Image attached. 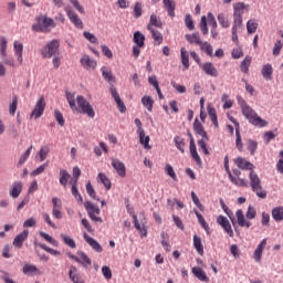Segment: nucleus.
Here are the masks:
<instances>
[{"label":"nucleus","mask_w":283,"mask_h":283,"mask_svg":"<svg viewBox=\"0 0 283 283\" xmlns=\"http://www.w3.org/2000/svg\"><path fill=\"white\" fill-rule=\"evenodd\" d=\"M248 34H254L258 31V22L255 20H249L247 22Z\"/></svg>","instance_id":"54"},{"label":"nucleus","mask_w":283,"mask_h":283,"mask_svg":"<svg viewBox=\"0 0 283 283\" xmlns=\"http://www.w3.org/2000/svg\"><path fill=\"white\" fill-rule=\"evenodd\" d=\"M272 218H273V220H275V222H282V220H283V207L282 206L275 207L272 210Z\"/></svg>","instance_id":"37"},{"label":"nucleus","mask_w":283,"mask_h":283,"mask_svg":"<svg viewBox=\"0 0 283 283\" xmlns=\"http://www.w3.org/2000/svg\"><path fill=\"white\" fill-rule=\"evenodd\" d=\"M84 207L86 209L88 218L92 220V222L103 223V218L98 217L101 216V208L98 206L92 203V201H86L84 203Z\"/></svg>","instance_id":"6"},{"label":"nucleus","mask_w":283,"mask_h":283,"mask_svg":"<svg viewBox=\"0 0 283 283\" xmlns=\"http://www.w3.org/2000/svg\"><path fill=\"white\" fill-rule=\"evenodd\" d=\"M112 167L120 178H125V176H127V168L123 161L118 159H112Z\"/></svg>","instance_id":"13"},{"label":"nucleus","mask_w":283,"mask_h":283,"mask_svg":"<svg viewBox=\"0 0 283 283\" xmlns=\"http://www.w3.org/2000/svg\"><path fill=\"white\" fill-rule=\"evenodd\" d=\"M84 240L93 249V251H96V253H103V247L94 238L90 237L87 233H84Z\"/></svg>","instance_id":"18"},{"label":"nucleus","mask_w":283,"mask_h":283,"mask_svg":"<svg viewBox=\"0 0 283 283\" xmlns=\"http://www.w3.org/2000/svg\"><path fill=\"white\" fill-rule=\"evenodd\" d=\"M249 67H251V56L247 55L241 62L240 70L243 74H249Z\"/></svg>","instance_id":"44"},{"label":"nucleus","mask_w":283,"mask_h":283,"mask_svg":"<svg viewBox=\"0 0 283 283\" xmlns=\"http://www.w3.org/2000/svg\"><path fill=\"white\" fill-rule=\"evenodd\" d=\"M77 105L81 109V114H86L88 118H94L96 113L94 112V107L90 104L82 95L76 97Z\"/></svg>","instance_id":"7"},{"label":"nucleus","mask_w":283,"mask_h":283,"mask_svg":"<svg viewBox=\"0 0 283 283\" xmlns=\"http://www.w3.org/2000/svg\"><path fill=\"white\" fill-rule=\"evenodd\" d=\"M191 200L193 205L198 207L199 211H205V206L200 202L198 195H196L193 191H191Z\"/></svg>","instance_id":"61"},{"label":"nucleus","mask_w":283,"mask_h":283,"mask_svg":"<svg viewBox=\"0 0 283 283\" xmlns=\"http://www.w3.org/2000/svg\"><path fill=\"white\" fill-rule=\"evenodd\" d=\"M111 95L114 98L120 114H125L127 112V106H125V102L120 98V95L118 94V91L116 90V86L111 85Z\"/></svg>","instance_id":"10"},{"label":"nucleus","mask_w":283,"mask_h":283,"mask_svg":"<svg viewBox=\"0 0 283 283\" xmlns=\"http://www.w3.org/2000/svg\"><path fill=\"white\" fill-rule=\"evenodd\" d=\"M61 43L59 40L50 41L45 46L41 49V54L44 59H52L56 52H59Z\"/></svg>","instance_id":"8"},{"label":"nucleus","mask_w":283,"mask_h":283,"mask_svg":"<svg viewBox=\"0 0 283 283\" xmlns=\"http://www.w3.org/2000/svg\"><path fill=\"white\" fill-rule=\"evenodd\" d=\"M101 70L103 78L106 80L107 83H112V81H114V75L112 74V71L107 70V67L105 66H103Z\"/></svg>","instance_id":"53"},{"label":"nucleus","mask_w":283,"mask_h":283,"mask_svg":"<svg viewBox=\"0 0 283 283\" xmlns=\"http://www.w3.org/2000/svg\"><path fill=\"white\" fill-rule=\"evenodd\" d=\"M237 101L241 107L243 116H245L250 125H254V127H266V125H269V122L262 119V117H260V115H258V113L247 104V101H244L242 96H238Z\"/></svg>","instance_id":"1"},{"label":"nucleus","mask_w":283,"mask_h":283,"mask_svg":"<svg viewBox=\"0 0 283 283\" xmlns=\"http://www.w3.org/2000/svg\"><path fill=\"white\" fill-rule=\"evenodd\" d=\"M250 178V187L254 193H256L258 198H266V190L262 189V180L258 176V172L251 170L249 174Z\"/></svg>","instance_id":"3"},{"label":"nucleus","mask_w":283,"mask_h":283,"mask_svg":"<svg viewBox=\"0 0 283 283\" xmlns=\"http://www.w3.org/2000/svg\"><path fill=\"white\" fill-rule=\"evenodd\" d=\"M181 63L186 70H189V53H187V50L185 48H181Z\"/></svg>","instance_id":"52"},{"label":"nucleus","mask_w":283,"mask_h":283,"mask_svg":"<svg viewBox=\"0 0 283 283\" xmlns=\"http://www.w3.org/2000/svg\"><path fill=\"white\" fill-rule=\"evenodd\" d=\"M201 69L208 76H213L214 78L218 77V69H216L213 63L207 62L201 65Z\"/></svg>","instance_id":"20"},{"label":"nucleus","mask_w":283,"mask_h":283,"mask_svg":"<svg viewBox=\"0 0 283 283\" xmlns=\"http://www.w3.org/2000/svg\"><path fill=\"white\" fill-rule=\"evenodd\" d=\"M193 130L199 135L202 136L206 140H209V136L207 135V132L205 130V126L198 120V118L193 122Z\"/></svg>","instance_id":"22"},{"label":"nucleus","mask_w":283,"mask_h":283,"mask_svg":"<svg viewBox=\"0 0 283 283\" xmlns=\"http://www.w3.org/2000/svg\"><path fill=\"white\" fill-rule=\"evenodd\" d=\"M14 54L20 65H23V43L14 41L13 43Z\"/></svg>","instance_id":"21"},{"label":"nucleus","mask_w":283,"mask_h":283,"mask_svg":"<svg viewBox=\"0 0 283 283\" xmlns=\"http://www.w3.org/2000/svg\"><path fill=\"white\" fill-rule=\"evenodd\" d=\"M43 112H45V97L41 96L35 103V106L31 112L30 118H34L36 120L43 116Z\"/></svg>","instance_id":"9"},{"label":"nucleus","mask_w":283,"mask_h":283,"mask_svg":"<svg viewBox=\"0 0 283 283\" xmlns=\"http://www.w3.org/2000/svg\"><path fill=\"white\" fill-rule=\"evenodd\" d=\"M69 277L73 283H85V280H83V276H81L78 269L74 265L70 266Z\"/></svg>","instance_id":"16"},{"label":"nucleus","mask_w":283,"mask_h":283,"mask_svg":"<svg viewBox=\"0 0 283 283\" xmlns=\"http://www.w3.org/2000/svg\"><path fill=\"white\" fill-rule=\"evenodd\" d=\"M133 41L139 48H145V34L140 33V31L134 33Z\"/></svg>","instance_id":"34"},{"label":"nucleus","mask_w":283,"mask_h":283,"mask_svg":"<svg viewBox=\"0 0 283 283\" xmlns=\"http://www.w3.org/2000/svg\"><path fill=\"white\" fill-rule=\"evenodd\" d=\"M21 191H23V184H21V181H15L9 193L11 198H18L21 196Z\"/></svg>","instance_id":"27"},{"label":"nucleus","mask_w":283,"mask_h":283,"mask_svg":"<svg viewBox=\"0 0 283 283\" xmlns=\"http://www.w3.org/2000/svg\"><path fill=\"white\" fill-rule=\"evenodd\" d=\"M28 235H30V231L23 230L20 234H18L13 240V247L15 249H22L23 243L28 240Z\"/></svg>","instance_id":"17"},{"label":"nucleus","mask_w":283,"mask_h":283,"mask_svg":"<svg viewBox=\"0 0 283 283\" xmlns=\"http://www.w3.org/2000/svg\"><path fill=\"white\" fill-rule=\"evenodd\" d=\"M66 101L73 112H76L78 107H76V95L70 91L65 92Z\"/></svg>","instance_id":"28"},{"label":"nucleus","mask_w":283,"mask_h":283,"mask_svg":"<svg viewBox=\"0 0 283 283\" xmlns=\"http://www.w3.org/2000/svg\"><path fill=\"white\" fill-rule=\"evenodd\" d=\"M70 178H72V175H70L67 170L65 169L60 170V185H62L64 189L67 188V181L70 180Z\"/></svg>","instance_id":"31"},{"label":"nucleus","mask_w":283,"mask_h":283,"mask_svg":"<svg viewBox=\"0 0 283 283\" xmlns=\"http://www.w3.org/2000/svg\"><path fill=\"white\" fill-rule=\"evenodd\" d=\"M192 274L195 275V277H198L200 282L209 283V276H207V273L203 272L201 268H192Z\"/></svg>","instance_id":"26"},{"label":"nucleus","mask_w":283,"mask_h":283,"mask_svg":"<svg viewBox=\"0 0 283 283\" xmlns=\"http://www.w3.org/2000/svg\"><path fill=\"white\" fill-rule=\"evenodd\" d=\"M217 224L222 227L223 231L228 233L229 238H233V229L231 228V222L224 216H219L217 218Z\"/></svg>","instance_id":"11"},{"label":"nucleus","mask_w":283,"mask_h":283,"mask_svg":"<svg viewBox=\"0 0 283 283\" xmlns=\"http://www.w3.org/2000/svg\"><path fill=\"white\" fill-rule=\"evenodd\" d=\"M34 244H36V247H40V249H43V251H46V253H50V255H61L60 251L54 250V249L45 245L44 243L34 242Z\"/></svg>","instance_id":"48"},{"label":"nucleus","mask_w":283,"mask_h":283,"mask_svg":"<svg viewBox=\"0 0 283 283\" xmlns=\"http://www.w3.org/2000/svg\"><path fill=\"white\" fill-rule=\"evenodd\" d=\"M279 158L280 159L276 164V169H277L279 174H283V150L280 151Z\"/></svg>","instance_id":"64"},{"label":"nucleus","mask_w":283,"mask_h":283,"mask_svg":"<svg viewBox=\"0 0 283 283\" xmlns=\"http://www.w3.org/2000/svg\"><path fill=\"white\" fill-rule=\"evenodd\" d=\"M40 156V160L41 163H43V160H45V158H48V154H50V147L48 146H42L40 148V151L38 153Z\"/></svg>","instance_id":"62"},{"label":"nucleus","mask_w":283,"mask_h":283,"mask_svg":"<svg viewBox=\"0 0 283 283\" xmlns=\"http://www.w3.org/2000/svg\"><path fill=\"white\" fill-rule=\"evenodd\" d=\"M142 103H143L144 107H146L148 109V112H151V109H154V99H151V97L145 95L142 98Z\"/></svg>","instance_id":"50"},{"label":"nucleus","mask_w":283,"mask_h":283,"mask_svg":"<svg viewBox=\"0 0 283 283\" xmlns=\"http://www.w3.org/2000/svg\"><path fill=\"white\" fill-rule=\"evenodd\" d=\"M41 238H43L49 244H52L53 247H59V241H56L52 235L45 233V232H40Z\"/></svg>","instance_id":"56"},{"label":"nucleus","mask_w":283,"mask_h":283,"mask_svg":"<svg viewBox=\"0 0 283 283\" xmlns=\"http://www.w3.org/2000/svg\"><path fill=\"white\" fill-rule=\"evenodd\" d=\"M248 149L250 150L251 156H255V151H258V142L249 139Z\"/></svg>","instance_id":"59"},{"label":"nucleus","mask_w":283,"mask_h":283,"mask_svg":"<svg viewBox=\"0 0 283 283\" xmlns=\"http://www.w3.org/2000/svg\"><path fill=\"white\" fill-rule=\"evenodd\" d=\"M235 147L239 151H242L244 145L242 144V136L240 135V128H235Z\"/></svg>","instance_id":"55"},{"label":"nucleus","mask_w":283,"mask_h":283,"mask_svg":"<svg viewBox=\"0 0 283 283\" xmlns=\"http://www.w3.org/2000/svg\"><path fill=\"white\" fill-rule=\"evenodd\" d=\"M235 216L239 227H245L247 229H250L251 221H247V219H244V212L241 209L237 210Z\"/></svg>","instance_id":"23"},{"label":"nucleus","mask_w":283,"mask_h":283,"mask_svg":"<svg viewBox=\"0 0 283 283\" xmlns=\"http://www.w3.org/2000/svg\"><path fill=\"white\" fill-rule=\"evenodd\" d=\"M149 32H151L153 40L155 41V45H160L163 43V33L154 30L150 25H148Z\"/></svg>","instance_id":"36"},{"label":"nucleus","mask_w":283,"mask_h":283,"mask_svg":"<svg viewBox=\"0 0 283 283\" xmlns=\"http://www.w3.org/2000/svg\"><path fill=\"white\" fill-rule=\"evenodd\" d=\"M249 8V4H244V2H238L233 4V27L235 30H240L242 28V21L244 17V10Z\"/></svg>","instance_id":"4"},{"label":"nucleus","mask_w":283,"mask_h":283,"mask_svg":"<svg viewBox=\"0 0 283 283\" xmlns=\"http://www.w3.org/2000/svg\"><path fill=\"white\" fill-rule=\"evenodd\" d=\"M133 220H134V224H135V229H137L138 232L142 233V235H147V229H145V222L142 221L138 222V217L136 214H133Z\"/></svg>","instance_id":"32"},{"label":"nucleus","mask_w":283,"mask_h":283,"mask_svg":"<svg viewBox=\"0 0 283 283\" xmlns=\"http://www.w3.org/2000/svg\"><path fill=\"white\" fill-rule=\"evenodd\" d=\"M0 280H3L4 283H17L12 277H10V274L6 271H1Z\"/></svg>","instance_id":"63"},{"label":"nucleus","mask_w":283,"mask_h":283,"mask_svg":"<svg viewBox=\"0 0 283 283\" xmlns=\"http://www.w3.org/2000/svg\"><path fill=\"white\" fill-rule=\"evenodd\" d=\"M164 8L167 10L168 15L176 17V1L174 0H163Z\"/></svg>","instance_id":"24"},{"label":"nucleus","mask_w":283,"mask_h":283,"mask_svg":"<svg viewBox=\"0 0 283 283\" xmlns=\"http://www.w3.org/2000/svg\"><path fill=\"white\" fill-rule=\"evenodd\" d=\"M199 48L202 52H206L208 56H213V46L209 42L199 43Z\"/></svg>","instance_id":"42"},{"label":"nucleus","mask_w":283,"mask_h":283,"mask_svg":"<svg viewBox=\"0 0 283 283\" xmlns=\"http://www.w3.org/2000/svg\"><path fill=\"white\" fill-rule=\"evenodd\" d=\"M133 17L135 19H140L143 17V3L136 2L133 9Z\"/></svg>","instance_id":"49"},{"label":"nucleus","mask_w":283,"mask_h":283,"mask_svg":"<svg viewBox=\"0 0 283 283\" xmlns=\"http://www.w3.org/2000/svg\"><path fill=\"white\" fill-rule=\"evenodd\" d=\"M65 12L71 21L72 24L75 25V28H78L80 30H83V21L81 18H78V14L76 12L72 11V9H65Z\"/></svg>","instance_id":"15"},{"label":"nucleus","mask_w":283,"mask_h":283,"mask_svg":"<svg viewBox=\"0 0 283 283\" xmlns=\"http://www.w3.org/2000/svg\"><path fill=\"white\" fill-rule=\"evenodd\" d=\"M207 21L211 28V30H218V22L216 21V15L212 12H208V15H202L199 28L205 36L209 34V27L207 25Z\"/></svg>","instance_id":"5"},{"label":"nucleus","mask_w":283,"mask_h":283,"mask_svg":"<svg viewBox=\"0 0 283 283\" xmlns=\"http://www.w3.org/2000/svg\"><path fill=\"white\" fill-rule=\"evenodd\" d=\"M264 249H266V239H263L254 250L253 259L256 262H262V253H264Z\"/></svg>","instance_id":"19"},{"label":"nucleus","mask_w":283,"mask_h":283,"mask_svg":"<svg viewBox=\"0 0 283 283\" xmlns=\"http://www.w3.org/2000/svg\"><path fill=\"white\" fill-rule=\"evenodd\" d=\"M186 41L191 44L196 43L197 45H200V43L202 42L198 33L186 34Z\"/></svg>","instance_id":"47"},{"label":"nucleus","mask_w":283,"mask_h":283,"mask_svg":"<svg viewBox=\"0 0 283 283\" xmlns=\"http://www.w3.org/2000/svg\"><path fill=\"white\" fill-rule=\"evenodd\" d=\"M97 180L99 182H102V185H104V187L109 190L112 189V181L109 180V178L107 177V175L103 174V172H99L97 175Z\"/></svg>","instance_id":"39"},{"label":"nucleus","mask_w":283,"mask_h":283,"mask_svg":"<svg viewBox=\"0 0 283 283\" xmlns=\"http://www.w3.org/2000/svg\"><path fill=\"white\" fill-rule=\"evenodd\" d=\"M193 213L196 214L199 224L202 227V229H205V231L209 234V231L211 228H209V223H207V221L205 220V217H202L200 214V212H198L197 209H193Z\"/></svg>","instance_id":"33"},{"label":"nucleus","mask_w":283,"mask_h":283,"mask_svg":"<svg viewBox=\"0 0 283 283\" xmlns=\"http://www.w3.org/2000/svg\"><path fill=\"white\" fill-rule=\"evenodd\" d=\"M78 184H76V180H74L72 188H71V193L74 196V198L77 200V202H83V196H81V192H78Z\"/></svg>","instance_id":"46"},{"label":"nucleus","mask_w":283,"mask_h":283,"mask_svg":"<svg viewBox=\"0 0 283 283\" xmlns=\"http://www.w3.org/2000/svg\"><path fill=\"white\" fill-rule=\"evenodd\" d=\"M32 148L33 146H30L24 154L20 157L19 161H18V167H22V165L28 160V158H30V154H32Z\"/></svg>","instance_id":"51"},{"label":"nucleus","mask_w":283,"mask_h":283,"mask_svg":"<svg viewBox=\"0 0 283 283\" xmlns=\"http://www.w3.org/2000/svg\"><path fill=\"white\" fill-rule=\"evenodd\" d=\"M80 63L82 65V67H84V70H96V65H98V63L96 62V60L91 59L90 55L84 54L81 59H80Z\"/></svg>","instance_id":"12"},{"label":"nucleus","mask_w":283,"mask_h":283,"mask_svg":"<svg viewBox=\"0 0 283 283\" xmlns=\"http://www.w3.org/2000/svg\"><path fill=\"white\" fill-rule=\"evenodd\" d=\"M174 143L176 148L181 153L185 154V147L187 144H185V139L180 136H175L174 137Z\"/></svg>","instance_id":"40"},{"label":"nucleus","mask_w":283,"mask_h":283,"mask_svg":"<svg viewBox=\"0 0 283 283\" xmlns=\"http://www.w3.org/2000/svg\"><path fill=\"white\" fill-rule=\"evenodd\" d=\"M148 25H155V28H163V22L160 21V19H158L157 14H151Z\"/></svg>","instance_id":"58"},{"label":"nucleus","mask_w":283,"mask_h":283,"mask_svg":"<svg viewBox=\"0 0 283 283\" xmlns=\"http://www.w3.org/2000/svg\"><path fill=\"white\" fill-rule=\"evenodd\" d=\"M261 74L265 81H271L273 78V65L270 63L264 64L261 70Z\"/></svg>","instance_id":"25"},{"label":"nucleus","mask_w":283,"mask_h":283,"mask_svg":"<svg viewBox=\"0 0 283 283\" xmlns=\"http://www.w3.org/2000/svg\"><path fill=\"white\" fill-rule=\"evenodd\" d=\"M51 28H56V22L54 19L49 18L45 14H41L35 19V23L32 24L33 32H44L48 33L51 31Z\"/></svg>","instance_id":"2"},{"label":"nucleus","mask_w":283,"mask_h":283,"mask_svg":"<svg viewBox=\"0 0 283 283\" xmlns=\"http://www.w3.org/2000/svg\"><path fill=\"white\" fill-rule=\"evenodd\" d=\"M208 114H209L214 127H218V115L216 114V108L209 106Z\"/></svg>","instance_id":"60"},{"label":"nucleus","mask_w":283,"mask_h":283,"mask_svg":"<svg viewBox=\"0 0 283 283\" xmlns=\"http://www.w3.org/2000/svg\"><path fill=\"white\" fill-rule=\"evenodd\" d=\"M234 165H237V167L239 169H242L243 171H253V169L255 168L253 166V164H251L250 161L245 160L243 157H238L234 159Z\"/></svg>","instance_id":"14"},{"label":"nucleus","mask_w":283,"mask_h":283,"mask_svg":"<svg viewBox=\"0 0 283 283\" xmlns=\"http://www.w3.org/2000/svg\"><path fill=\"white\" fill-rule=\"evenodd\" d=\"M217 19L220 25L223 28H229V25H231V23L229 22V19L224 15V13H219Z\"/></svg>","instance_id":"57"},{"label":"nucleus","mask_w":283,"mask_h":283,"mask_svg":"<svg viewBox=\"0 0 283 283\" xmlns=\"http://www.w3.org/2000/svg\"><path fill=\"white\" fill-rule=\"evenodd\" d=\"M193 247L199 255H205V247L202 245V239L197 234L193 235Z\"/></svg>","instance_id":"29"},{"label":"nucleus","mask_w":283,"mask_h":283,"mask_svg":"<svg viewBox=\"0 0 283 283\" xmlns=\"http://www.w3.org/2000/svg\"><path fill=\"white\" fill-rule=\"evenodd\" d=\"M0 56L1 59L8 56V40L3 36L0 39Z\"/></svg>","instance_id":"41"},{"label":"nucleus","mask_w":283,"mask_h":283,"mask_svg":"<svg viewBox=\"0 0 283 283\" xmlns=\"http://www.w3.org/2000/svg\"><path fill=\"white\" fill-rule=\"evenodd\" d=\"M229 180H231V182L235 185V187H249V182L240 177L230 175Z\"/></svg>","instance_id":"38"},{"label":"nucleus","mask_w":283,"mask_h":283,"mask_svg":"<svg viewBox=\"0 0 283 283\" xmlns=\"http://www.w3.org/2000/svg\"><path fill=\"white\" fill-rule=\"evenodd\" d=\"M61 239L66 247H70V249H76V241H74L70 235L62 233Z\"/></svg>","instance_id":"45"},{"label":"nucleus","mask_w":283,"mask_h":283,"mask_svg":"<svg viewBox=\"0 0 283 283\" xmlns=\"http://www.w3.org/2000/svg\"><path fill=\"white\" fill-rule=\"evenodd\" d=\"M139 136V143L143 145L144 149H151V146L149 145V136L145 135V130H143L142 134H138Z\"/></svg>","instance_id":"43"},{"label":"nucleus","mask_w":283,"mask_h":283,"mask_svg":"<svg viewBox=\"0 0 283 283\" xmlns=\"http://www.w3.org/2000/svg\"><path fill=\"white\" fill-rule=\"evenodd\" d=\"M77 255H80V264H82L84 266V269H87L88 266H92V260L90 259V256H87V254L83 251L77 252Z\"/></svg>","instance_id":"35"},{"label":"nucleus","mask_w":283,"mask_h":283,"mask_svg":"<svg viewBox=\"0 0 283 283\" xmlns=\"http://www.w3.org/2000/svg\"><path fill=\"white\" fill-rule=\"evenodd\" d=\"M22 273H24V275H39L40 272L36 265L25 264L22 269Z\"/></svg>","instance_id":"30"}]
</instances>
